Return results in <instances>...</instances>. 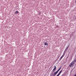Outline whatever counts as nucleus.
<instances>
[{
	"mask_svg": "<svg viewBox=\"0 0 76 76\" xmlns=\"http://www.w3.org/2000/svg\"><path fill=\"white\" fill-rule=\"evenodd\" d=\"M74 64H75V61H73L70 64L69 67H71L72 66H73Z\"/></svg>",
	"mask_w": 76,
	"mask_h": 76,
	"instance_id": "obj_1",
	"label": "nucleus"
},
{
	"mask_svg": "<svg viewBox=\"0 0 76 76\" xmlns=\"http://www.w3.org/2000/svg\"><path fill=\"white\" fill-rule=\"evenodd\" d=\"M61 69V68H60L56 72H55L54 74H53L55 76L56 75V74H57V73H58V72H59V71Z\"/></svg>",
	"mask_w": 76,
	"mask_h": 76,
	"instance_id": "obj_2",
	"label": "nucleus"
},
{
	"mask_svg": "<svg viewBox=\"0 0 76 76\" xmlns=\"http://www.w3.org/2000/svg\"><path fill=\"white\" fill-rule=\"evenodd\" d=\"M62 71H63V70H61L58 73V74L56 75V76H59L60 74H61V72H62Z\"/></svg>",
	"mask_w": 76,
	"mask_h": 76,
	"instance_id": "obj_3",
	"label": "nucleus"
},
{
	"mask_svg": "<svg viewBox=\"0 0 76 76\" xmlns=\"http://www.w3.org/2000/svg\"><path fill=\"white\" fill-rule=\"evenodd\" d=\"M56 66H54V68L53 69V72H54L56 71Z\"/></svg>",
	"mask_w": 76,
	"mask_h": 76,
	"instance_id": "obj_4",
	"label": "nucleus"
},
{
	"mask_svg": "<svg viewBox=\"0 0 76 76\" xmlns=\"http://www.w3.org/2000/svg\"><path fill=\"white\" fill-rule=\"evenodd\" d=\"M44 45H48V43L47 42H45L44 43Z\"/></svg>",
	"mask_w": 76,
	"mask_h": 76,
	"instance_id": "obj_5",
	"label": "nucleus"
},
{
	"mask_svg": "<svg viewBox=\"0 0 76 76\" xmlns=\"http://www.w3.org/2000/svg\"><path fill=\"white\" fill-rule=\"evenodd\" d=\"M17 13H19V11H16L15 12V14H17Z\"/></svg>",
	"mask_w": 76,
	"mask_h": 76,
	"instance_id": "obj_6",
	"label": "nucleus"
},
{
	"mask_svg": "<svg viewBox=\"0 0 76 76\" xmlns=\"http://www.w3.org/2000/svg\"><path fill=\"white\" fill-rule=\"evenodd\" d=\"M64 54H63L62 56H61V57H62V58L63 57H64Z\"/></svg>",
	"mask_w": 76,
	"mask_h": 76,
	"instance_id": "obj_7",
	"label": "nucleus"
},
{
	"mask_svg": "<svg viewBox=\"0 0 76 76\" xmlns=\"http://www.w3.org/2000/svg\"><path fill=\"white\" fill-rule=\"evenodd\" d=\"M64 54H63L62 56H61V57H62V58L63 57H64Z\"/></svg>",
	"mask_w": 76,
	"mask_h": 76,
	"instance_id": "obj_8",
	"label": "nucleus"
},
{
	"mask_svg": "<svg viewBox=\"0 0 76 76\" xmlns=\"http://www.w3.org/2000/svg\"><path fill=\"white\" fill-rule=\"evenodd\" d=\"M62 58H62V57H61H61L60 58V60H61V59H62Z\"/></svg>",
	"mask_w": 76,
	"mask_h": 76,
	"instance_id": "obj_9",
	"label": "nucleus"
},
{
	"mask_svg": "<svg viewBox=\"0 0 76 76\" xmlns=\"http://www.w3.org/2000/svg\"><path fill=\"white\" fill-rule=\"evenodd\" d=\"M68 48V47H67L66 49V50H67Z\"/></svg>",
	"mask_w": 76,
	"mask_h": 76,
	"instance_id": "obj_10",
	"label": "nucleus"
},
{
	"mask_svg": "<svg viewBox=\"0 0 76 76\" xmlns=\"http://www.w3.org/2000/svg\"><path fill=\"white\" fill-rule=\"evenodd\" d=\"M74 76H76V74H75V75Z\"/></svg>",
	"mask_w": 76,
	"mask_h": 76,
	"instance_id": "obj_11",
	"label": "nucleus"
},
{
	"mask_svg": "<svg viewBox=\"0 0 76 76\" xmlns=\"http://www.w3.org/2000/svg\"><path fill=\"white\" fill-rule=\"evenodd\" d=\"M75 3H76V1H75Z\"/></svg>",
	"mask_w": 76,
	"mask_h": 76,
	"instance_id": "obj_12",
	"label": "nucleus"
}]
</instances>
